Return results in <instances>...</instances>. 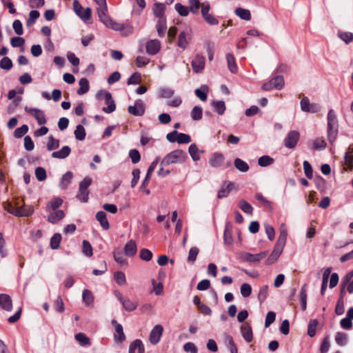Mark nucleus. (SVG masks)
Instances as JSON below:
<instances>
[{
  "instance_id": "37",
  "label": "nucleus",
  "mask_w": 353,
  "mask_h": 353,
  "mask_svg": "<svg viewBox=\"0 0 353 353\" xmlns=\"http://www.w3.org/2000/svg\"><path fill=\"white\" fill-rule=\"evenodd\" d=\"M212 105L215 112L218 113L219 115L223 114L225 110V105L223 101H213L212 102Z\"/></svg>"
},
{
  "instance_id": "24",
  "label": "nucleus",
  "mask_w": 353,
  "mask_h": 353,
  "mask_svg": "<svg viewBox=\"0 0 353 353\" xmlns=\"http://www.w3.org/2000/svg\"><path fill=\"white\" fill-rule=\"evenodd\" d=\"M71 152V149L69 146H63L59 151L53 152L51 154L54 159H63L68 157Z\"/></svg>"
},
{
  "instance_id": "48",
  "label": "nucleus",
  "mask_w": 353,
  "mask_h": 353,
  "mask_svg": "<svg viewBox=\"0 0 353 353\" xmlns=\"http://www.w3.org/2000/svg\"><path fill=\"white\" fill-rule=\"evenodd\" d=\"M40 13L37 10H32L29 13V17L26 21V26L30 27L34 24L36 20L39 17Z\"/></svg>"
},
{
  "instance_id": "19",
  "label": "nucleus",
  "mask_w": 353,
  "mask_h": 353,
  "mask_svg": "<svg viewBox=\"0 0 353 353\" xmlns=\"http://www.w3.org/2000/svg\"><path fill=\"white\" fill-rule=\"evenodd\" d=\"M0 306L4 310L11 311L12 308V303L11 297L8 294H0Z\"/></svg>"
},
{
  "instance_id": "16",
  "label": "nucleus",
  "mask_w": 353,
  "mask_h": 353,
  "mask_svg": "<svg viewBox=\"0 0 353 353\" xmlns=\"http://www.w3.org/2000/svg\"><path fill=\"white\" fill-rule=\"evenodd\" d=\"M161 49V43L157 39L150 40L146 43V52L148 54L154 55Z\"/></svg>"
},
{
  "instance_id": "7",
  "label": "nucleus",
  "mask_w": 353,
  "mask_h": 353,
  "mask_svg": "<svg viewBox=\"0 0 353 353\" xmlns=\"http://www.w3.org/2000/svg\"><path fill=\"white\" fill-rule=\"evenodd\" d=\"M300 138V134L296 130L290 131L284 140V145L290 149L295 148Z\"/></svg>"
},
{
  "instance_id": "40",
  "label": "nucleus",
  "mask_w": 353,
  "mask_h": 353,
  "mask_svg": "<svg viewBox=\"0 0 353 353\" xmlns=\"http://www.w3.org/2000/svg\"><path fill=\"white\" fill-rule=\"evenodd\" d=\"M307 285L305 284L301 290L300 292V303L301 305V308L303 310H306L307 307V290H306Z\"/></svg>"
},
{
  "instance_id": "59",
  "label": "nucleus",
  "mask_w": 353,
  "mask_h": 353,
  "mask_svg": "<svg viewBox=\"0 0 353 353\" xmlns=\"http://www.w3.org/2000/svg\"><path fill=\"white\" fill-rule=\"evenodd\" d=\"M82 244H83V248H82L83 253L87 256H92V254H93L92 248V245L90 243V242L88 241L87 240H83L82 242Z\"/></svg>"
},
{
  "instance_id": "6",
  "label": "nucleus",
  "mask_w": 353,
  "mask_h": 353,
  "mask_svg": "<svg viewBox=\"0 0 353 353\" xmlns=\"http://www.w3.org/2000/svg\"><path fill=\"white\" fill-rule=\"evenodd\" d=\"M26 112L31 114L37 121L39 125H44L47 120L44 112L36 108L26 107Z\"/></svg>"
},
{
  "instance_id": "39",
  "label": "nucleus",
  "mask_w": 353,
  "mask_h": 353,
  "mask_svg": "<svg viewBox=\"0 0 353 353\" xmlns=\"http://www.w3.org/2000/svg\"><path fill=\"white\" fill-rule=\"evenodd\" d=\"M235 14L243 20L250 21L251 19L250 12L247 9L238 8L235 10Z\"/></svg>"
},
{
  "instance_id": "20",
  "label": "nucleus",
  "mask_w": 353,
  "mask_h": 353,
  "mask_svg": "<svg viewBox=\"0 0 353 353\" xmlns=\"http://www.w3.org/2000/svg\"><path fill=\"white\" fill-rule=\"evenodd\" d=\"M241 333L245 341L248 343H250L252 341L253 334L251 326L245 323L241 327Z\"/></svg>"
},
{
  "instance_id": "54",
  "label": "nucleus",
  "mask_w": 353,
  "mask_h": 353,
  "mask_svg": "<svg viewBox=\"0 0 353 353\" xmlns=\"http://www.w3.org/2000/svg\"><path fill=\"white\" fill-rule=\"evenodd\" d=\"M76 340L80 343L81 345L86 346L90 345V341L83 333H78L75 335Z\"/></svg>"
},
{
  "instance_id": "9",
  "label": "nucleus",
  "mask_w": 353,
  "mask_h": 353,
  "mask_svg": "<svg viewBox=\"0 0 353 353\" xmlns=\"http://www.w3.org/2000/svg\"><path fill=\"white\" fill-rule=\"evenodd\" d=\"M163 332L161 325H156L152 329L149 334V341L152 345H157L161 340Z\"/></svg>"
},
{
  "instance_id": "28",
  "label": "nucleus",
  "mask_w": 353,
  "mask_h": 353,
  "mask_svg": "<svg viewBox=\"0 0 353 353\" xmlns=\"http://www.w3.org/2000/svg\"><path fill=\"white\" fill-rule=\"evenodd\" d=\"M288 232L285 224H281L280 227V234L276 244L285 247L287 240Z\"/></svg>"
},
{
  "instance_id": "61",
  "label": "nucleus",
  "mask_w": 353,
  "mask_h": 353,
  "mask_svg": "<svg viewBox=\"0 0 353 353\" xmlns=\"http://www.w3.org/2000/svg\"><path fill=\"white\" fill-rule=\"evenodd\" d=\"M28 131V126L26 124H23L21 127L17 128L14 132V136L15 138H21L23 135H25Z\"/></svg>"
},
{
  "instance_id": "50",
  "label": "nucleus",
  "mask_w": 353,
  "mask_h": 353,
  "mask_svg": "<svg viewBox=\"0 0 353 353\" xmlns=\"http://www.w3.org/2000/svg\"><path fill=\"white\" fill-rule=\"evenodd\" d=\"M203 114V110L199 106H195L191 111L190 116L192 120L199 121L201 119Z\"/></svg>"
},
{
  "instance_id": "15",
  "label": "nucleus",
  "mask_w": 353,
  "mask_h": 353,
  "mask_svg": "<svg viewBox=\"0 0 353 353\" xmlns=\"http://www.w3.org/2000/svg\"><path fill=\"white\" fill-rule=\"evenodd\" d=\"M283 248V246L275 244L273 251L266 260V264L271 265L276 262L281 254Z\"/></svg>"
},
{
  "instance_id": "31",
  "label": "nucleus",
  "mask_w": 353,
  "mask_h": 353,
  "mask_svg": "<svg viewBox=\"0 0 353 353\" xmlns=\"http://www.w3.org/2000/svg\"><path fill=\"white\" fill-rule=\"evenodd\" d=\"M34 212V208L31 205H23L18 208L17 213L15 212L16 216H28Z\"/></svg>"
},
{
  "instance_id": "1",
  "label": "nucleus",
  "mask_w": 353,
  "mask_h": 353,
  "mask_svg": "<svg viewBox=\"0 0 353 353\" xmlns=\"http://www.w3.org/2000/svg\"><path fill=\"white\" fill-rule=\"evenodd\" d=\"M339 123L336 115L333 110H330L327 113V139L331 144H333L337 138Z\"/></svg>"
},
{
  "instance_id": "25",
  "label": "nucleus",
  "mask_w": 353,
  "mask_h": 353,
  "mask_svg": "<svg viewBox=\"0 0 353 353\" xmlns=\"http://www.w3.org/2000/svg\"><path fill=\"white\" fill-rule=\"evenodd\" d=\"M138 349V353H145V347L143 343L140 339H135L129 346V353H135V350Z\"/></svg>"
},
{
  "instance_id": "33",
  "label": "nucleus",
  "mask_w": 353,
  "mask_h": 353,
  "mask_svg": "<svg viewBox=\"0 0 353 353\" xmlns=\"http://www.w3.org/2000/svg\"><path fill=\"white\" fill-rule=\"evenodd\" d=\"M226 60L228 63V68L232 73H236L238 70V68L236 65L235 59L233 54L228 53L226 54Z\"/></svg>"
},
{
  "instance_id": "11",
  "label": "nucleus",
  "mask_w": 353,
  "mask_h": 353,
  "mask_svg": "<svg viewBox=\"0 0 353 353\" xmlns=\"http://www.w3.org/2000/svg\"><path fill=\"white\" fill-rule=\"evenodd\" d=\"M100 21L108 28H112L114 30H121L123 26V24L119 23L113 21L107 13L104 14V16L99 17Z\"/></svg>"
},
{
  "instance_id": "27",
  "label": "nucleus",
  "mask_w": 353,
  "mask_h": 353,
  "mask_svg": "<svg viewBox=\"0 0 353 353\" xmlns=\"http://www.w3.org/2000/svg\"><path fill=\"white\" fill-rule=\"evenodd\" d=\"M97 220L100 223L103 229L107 230L110 228L109 222L107 220L106 214L103 211H99L96 214Z\"/></svg>"
},
{
  "instance_id": "29",
  "label": "nucleus",
  "mask_w": 353,
  "mask_h": 353,
  "mask_svg": "<svg viewBox=\"0 0 353 353\" xmlns=\"http://www.w3.org/2000/svg\"><path fill=\"white\" fill-rule=\"evenodd\" d=\"M63 203V199L60 197H56L50 200L46 206V211H54L57 210Z\"/></svg>"
},
{
  "instance_id": "64",
  "label": "nucleus",
  "mask_w": 353,
  "mask_h": 353,
  "mask_svg": "<svg viewBox=\"0 0 353 353\" xmlns=\"http://www.w3.org/2000/svg\"><path fill=\"white\" fill-rule=\"evenodd\" d=\"M92 10L88 7L83 9L77 15L84 21L89 20L91 18Z\"/></svg>"
},
{
  "instance_id": "23",
  "label": "nucleus",
  "mask_w": 353,
  "mask_h": 353,
  "mask_svg": "<svg viewBox=\"0 0 353 353\" xmlns=\"http://www.w3.org/2000/svg\"><path fill=\"white\" fill-rule=\"evenodd\" d=\"M224 161V156L216 152L209 159V163L212 167L217 168L221 166Z\"/></svg>"
},
{
  "instance_id": "58",
  "label": "nucleus",
  "mask_w": 353,
  "mask_h": 353,
  "mask_svg": "<svg viewBox=\"0 0 353 353\" xmlns=\"http://www.w3.org/2000/svg\"><path fill=\"white\" fill-rule=\"evenodd\" d=\"M35 176L39 181H45L47 177L46 170L42 167L37 168L35 170Z\"/></svg>"
},
{
  "instance_id": "60",
  "label": "nucleus",
  "mask_w": 353,
  "mask_h": 353,
  "mask_svg": "<svg viewBox=\"0 0 353 353\" xmlns=\"http://www.w3.org/2000/svg\"><path fill=\"white\" fill-rule=\"evenodd\" d=\"M139 256L143 261H150L152 258V253L148 249L143 248L140 250Z\"/></svg>"
},
{
  "instance_id": "51",
  "label": "nucleus",
  "mask_w": 353,
  "mask_h": 353,
  "mask_svg": "<svg viewBox=\"0 0 353 353\" xmlns=\"http://www.w3.org/2000/svg\"><path fill=\"white\" fill-rule=\"evenodd\" d=\"M339 37L343 40L346 44H349L353 41V33L350 32H338Z\"/></svg>"
},
{
  "instance_id": "5",
  "label": "nucleus",
  "mask_w": 353,
  "mask_h": 353,
  "mask_svg": "<svg viewBox=\"0 0 353 353\" xmlns=\"http://www.w3.org/2000/svg\"><path fill=\"white\" fill-rule=\"evenodd\" d=\"M114 294L115 296L119 299V301L121 303L123 307L125 310L128 312H132L137 308V301H132L127 298H124L122 296L121 293L117 290L114 291Z\"/></svg>"
},
{
  "instance_id": "45",
  "label": "nucleus",
  "mask_w": 353,
  "mask_h": 353,
  "mask_svg": "<svg viewBox=\"0 0 353 353\" xmlns=\"http://www.w3.org/2000/svg\"><path fill=\"white\" fill-rule=\"evenodd\" d=\"M166 28L167 26L165 19H159V21L157 24V30L158 32V35L160 37H163L164 36Z\"/></svg>"
},
{
  "instance_id": "42",
  "label": "nucleus",
  "mask_w": 353,
  "mask_h": 353,
  "mask_svg": "<svg viewBox=\"0 0 353 353\" xmlns=\"http://www.w3.org/2000/svg\"><path fill=\"white\" fill-rule=\"evenodd\" d=\"M234 163L235 168L241 172H245L249 170L248 164L241 159L236 158Z\"/></svg>"
},
{
  "instance_id": "49",
  "label": "nucleus",
  "mask_w": 353,
  "mask_h": 353,
  "mask_svg": "<svg viewBox=\"0 0 353 353\" xmlns=\"http://www.w3.org/2000/svg\"><path fill=\"white\" fill-rule=\"evenodd\" d=\"M335 341L340 346H344L347 342V335L343 332H337L335 336Z\"/></svg>"
},
{
  "instance_id": "32",
  "label": "nucleus",
  "mask_w": 353,
  "mask_h": 353,
  "mask_svg": "<svg viewBox=\"0 0 353 353\" xmlns=\"http://www.w3.org/2000/svg\"><path fill=\"white\" fill-rule=\"evenodd\" d=\"M345 165L347 166V169L352 170L353 169V149L350 147L348 148L346 151L345 156Z\"/></svg>"
},
{
  "instance_id": "52",
  "label": "nucleus",
  "mask_w": 353,
  "mask_h": 353,
  "mask_svg": "<svg viewBox=\"0 0 353 353\" xmlns=\"http://www.w3.org/2000/svg\"><path fill=\"white\" fill-rule=\"evenodd\" d=\"M188 152L193 161H196L200 159L199 150L196 144H191L189 147Z\"/></svg>"
},
{
  "instance_id": "13",
  "label": "nucleus",
  "mask_w": 353,
  "mask_h": 353,
  "mask_svg": "<svg viewBox=\"0 0 353 353\" xmlns=\"http://www.w3.org/2000/svg\"><path fill=\"white\" fill-rule=\"evenodd\" d=\"M267 254L268 252L265 251L255 254L249 252H244L242 254L241 258L245 261L253 263L261 261V259H264Z\"/></svg>"
},
{
  "instance_id": "56",
  "label": "nucleus",
  "mask_w": 353,
  "mask_h": 353,
  "mask_svg": "<svg viewBox=\"0 0 353 353\" xmlns=\"http://www.w3.org/2000/svg\"><path fill=\"white\" fill-rule=\"evenodd\" d=\"M61 241V236L59 233L54 234L50 239V246L52 249L55 250L59 247Z\"/></svg>"
},
{
  "instance_id": "26",
  "label": "nucleus",
  "mask_w": 353,
  "mask_h": 353,
  "mask_svg": "<svg viewBox=\"0 0 353 353\" xmlns=\"http://www.w3.org/2000/svg\"><path fill=\"white\" fill-rule=\"evenodd\" d=\"M72 178H73V174L72 172L68 171L67 172H65L62 176L61 181L59 183L60 188L62 190L66 189L70 184Z\"/></svg>"
},
{
  "instance_id": "22",
  "label": "nucleus",
  "mask_w": 353,
  "mask_h": 353,
  "mask_svg": "<svg viewBox=\"0 0 353 353\" xmlns=\"http://www.w3.org/2000/svg\"><path fill=\"white\" fill-rule=\"evenodd\" d=\"M234 187V184L233 182H225L221 188L218 192V199L226 197Z\"/></svg>"
},
{
  "instance_id": "44",
  "label": "nucleus",
  "mask_w": 353,
  "mask_h": 353,
  "mask_svg": "<svg viewBox=\"0 0 353 353\" xmlns=\"http://www.w3.org/2000/svg\"><path fill=\"white\" fill-rule=\"evenodd\" d=\"M274 160L273 158L268 155H263L259 158L258 164L261 167H266L272 165L274 163Z\"/></svg>"
},
{
  "instance_id": "35",
  "label": "nucleus",
  "mask_w": 353,
  "mask_h": 353,
  "mask_svg": "<svg viewBox=\"0 0 353 353\" xmlns=\"http://www.w3.org/2000/svg\"><path fill=\"white\" fill-rule=\"evenodd\" d=\"M82 299L86 305H92L94 302V296L92 292L88 289H84L82 294Z\"/></svg>"
},
{
  "instance_id": "47",
  "label": "nucleus",
  "mask_w": 353,
  "mask_h": 353,
  "mask_svg": "<svg viewBox=\"0 0 353 353\" xmlns=\"http://www.w3.org/2000/svg\"><path fill=\"white\" fill-rule=\"evenodd\" d=\"M47 149L48 151H52L57 149L59 147V141L54 139L52 135L48 137L47 142Z\"/></svg>"
},
{
  "instance_id": "63",
  "label": "nucleus",
  "mask_w": 353,
  "mask_h": 353,
  "mask_svg": "<svg viewBox=\"0 0 353 353\" xmlns=\"http://www.w3.org/2000/svg\"><path fill=\"white\" fill-rule=\"evenodd\" d=\"M174 93V90L170 88H161L159 89V95L162 98H170Z\"/></svg>"
},
{
  "instance_id": "12",
  "label": "nucleus",
  "mask_w": 353,
  "mask_h": 353,
  "mask_svg": "<svg viewBox=\"0 0 353 353\" xmlns=\"http://www.w3.org/2000/svg\"><path fill=\"white\" fill-rule=\"evenodd\" d=\"M128 112L134 116H142L145 112V105L141 100H137L133 105L128 107Z\"/></svg>"
},
{
  "instance_id": "34",
  "label": "nucleus",
  "mask_w": 353,
  "mask_h": 353,
  "mask_svg": "<svg viewBox=\"0 0 353 353\" xmlns=\"http://www.w3.org/2000/svg\"><path fill=\"white\" fill-rule=\"evenodd\" d=\"M79 88L77 90V94L83 95L89 90V82L87 79L81 78L79 81Z\"/></svg>"
},
{
  "instance_id": "8",
  "label": "nucleus",
  "mask_w": 353,
  "mask_h": 353,
  "mask_svg": "<svg viewBox=\"0 0 353 353\" xmlns=\"http://www.w3.org/2000/svg\"><path fill=\"white\" fill-rule=\"evenodd\" d=\"M301 109L305 112L316 113L321 110V107L316 103H310L307 97H304L300 103Z\"/></svg>"
},
{
  "instance_id": "3",
  "label": "nucleus",
  "mask_w": 353,
  "mask_h": 353,
  "mask_svg": "<svg viewBox=\"0 0 353 353\" xmlns=\"http://www.w3.org/2000/svg\"><path fill=\"white\" fill-rule=\"evenodd\" d=\"M92 183V179L89 176H85L79 184V192L77 194V198L82 202H87L88 200L89 191L88 187Z\"/></svg>"
},
{
  "instance_id": "53",
  "label": "nucleus",
  "mask_w": 353,
  "mask_h": 353,
  "mask_svg": "<svg viewBox=\"0 0 353 353\" xmlns=\"http://www.w3.org/2000/svg\"><path fill=\"white\" fill-rule=\"evenodd\" d=\"M318 325V321L316 319L311 320L307 325V334L310 337H314L316 334V328Z\"/></svg>"
},
{
  "instance_id": "46",
  "label": "nucleus",
  "mask_w": 353,
  "mask_h": 353,
  "mask_svg": "<svg viewBox=\"0 0 353 353\" xmlns=\"http://www.w3.org/2000/svg\"><path fill=\"white\" fill-rule=\"evenodd\" d=\"M239 207L246 214H252L253 212V208L252 205L244 199H242L239 202Z\"/></svg>"
},
{
  "instance_id": "14",
  "label": "nucleus",
  "mask_w": 353,
  "mask_h": 353,
  "mask_svg": "<svg viewBox=\"0 0 353 353\" xmlns=\"http://www.w3.org/2000/svg\"><path fill=\"white\" fill-rule=\"evenodd\" d=\"M104 99L107 107L103 108L102 110L105 113H111L115 110L116 105L112 99V94L108 92H104Z\"/></svg>"
},
{
  "instance_id": "43",
  "label": "nucleus",
  "mask_w": 353,
  "mask_h": 353,
  "mask_svg": "<svg viewBox=\"0 0 353 353\" xmlns=\"http://www.w3.org/2000/svg\"><path fill=\"white\" fill-rule=\"evenodd\" d=\"M74 134L75 138L79 141L84 140L86 135L84 127L80 124L77 125Z\"/></svg>"
},
{
  "instance_id": "21",
  "label": "nucleus",
  "mask_w": 353,
  "mask_h": 353,
  "mask_svg": "<svg viewBox=\"0 0 353 353\" xmlns=\"http://www.w3.org/2000/svg\"><path fill=\"white\" fill-rule=\"evenodd\" d=\"M137 252V246L135 241L130 240L124 247V253L127 256L132 257Z\"/></svg>"
},
{
  "instance_id": "17",
  "label": "nucleus",
  "mask_w": 353,
  "mask_h": 353,
  "mask_svg": "<svg viewBox=\"0 0 353 353\" xmlns=\"http://www.w3.org/2000/svg\"><path fill=\"white\" fill-rule=\"evenodd\" d=\"M112 324L114 325L115 333L114 334V339L115 341L122 343L125 339L123 326L120 323H118L116 320H112Z\"/></svg>"
},
{
  "instance_id": "18",
  "label": "nucleus",
  "mask_w": 353,
  "mask_h": 353,
  "mask_svg": "<svg viewBox=\"0 0 353 353\" xmlns=\"http://www.w3.org/2000/svg\"><path fill=\"white\" fill-rule=\"evenodd\" d=\"M47 212L49 213L48 221L52 224L57 223L65 216V213L61 210H56L54 211L52 210Z\"/></svg>"
},
{
  "instance_id": "36",
  "label": "nucleus",
  "mask_w": 353,
  "mask_h": 353,
  "mask_svg": "<svg viewBox=\"0 0 353 353\" xmlns=\"http://www.w3.org/2000/svg\"><path fill=\"white\" fill-rule=\"evenodd\" d=\"M188 34L185 31L180 32L179 34L177 45L183 50L188 46Z\"/></svg>"
},
{
  "instance_id": "41",
  "label": "nucleus",
  "mask_w": 353,
  "mask_h": 353,
  "mask_svg": "<svg viewBox=\"0 0 353 353\" xmlns=\"http://www.w3.org/2000/svg\"><path fill=\"white\" fill-rule=\"evenodd\" d=\"M326 146L327 143L323 138H316L313 141L312 149L314 150H323Z\"/></svg>"
},
{
  "instance_id": "30",
  "label": "nucleus",
  "mask_w": 353,
  "mask_h": 353,
  "mask_svg": "<svg viewBox=\"0 0 353 353\" xmlns=\"http://www.w3.org/2000/svg\"><path fill=\"white\" fill-rule=\"evenodd\" d=\"M165 10V4L161 3H155L154 4L153 12H154V15L159 18V19H165L163 16Z\"/></svg>"
},
{
  "instance_id": "10",
  "label": "nucleus",
  "mask_w": 353,
  "mask_h": 353,
  "mask_svg": "<svg viewBox=\"0 0 353 353\" xmlns=\"http://www.w3.org/2000/svg\"><path fill=\"white\" fill-rule=\"evenodd\" d=\"M205 57L197 54L191 62L192 70L195 73L201 72L205 68Z\"/></svg>"
},
{
  "instance_id": "55",
  "label": "nucleus",
  "mask_w": 353,
  "mask_h": 353,
  "mask_svg": "<svg viewBox=\"0 0 353 353\" xmlns=\"http://www.w3.org/2000/svg\"><path fill=\"white\" fill-rule=\"evenodd\" d=\"M199 250L196 247H192L189 250L188 256L187 259L188 262L194 263L196 259Z\"/></svg>"
},
{
  "instance_id": "4",
  "label": "nucleus",
  "mask_w": 353,
  "mask_h": 353,
  "mask_svg": "<svg viewBox=\"0 0 353 353\" xmlns=\"http://www.w3.org/2000/svg\"><path fill=\"white\" fill-rule=\"evenodd\" d=\"M284 85L283 77L281 75L276 76L269 81L262 85V89L265 91H269L274 88L281 90Z\"/></svg>"
},
{
  "instance_id": "38",
  "label": "nucleus",
  "mask_w": 353,
  "mask_h": 353,
  "mask_svg": "<svg viewBox=\"0 0 353 353\" xmlns=\"http://www.w3.org/2000/svg\"><path fill=\"white\" fill-rule=\"evenodd\" d=\"M208 88L206 85H203L200 88L195 90L196 96L202 101L207 100Z\"/></svg>"
},
{
  "instance_id": "57",
  "label": "nucleus",
  "mask_w": 353,
  "mask_h": 353,
  "mask_svg": "<svg viewBox=\"0 0 353 353\" xmlns=\"http://www.w3.org/2000/svg\"><path fill=\"white\" fill-rule=\"evenodd\" d=\"M12 60L9 57H4L0 61V68L1 69L9 70L12 68Z\"/></svg>"
},
{
  "instance_id": "2",
  "label": "nucleus",
  "mask_w": 353,
  "mask_h": 353,
  "mask_svg": "<svg viewBox=\"0 0 353 353\" xmlns=\"http://www.w3.org/2000/svg\"><path fill=\"white\" fill-rule=\"evenodd\" d=\"M187 158L186 153L181 150H176L168 153L161 161V166H168L173 163H182Z\"/></svg>"
},
{
  "instance_id": "62",
  "label": "nucleus",
  "mask_w": 353,
  "mask_h": 353,
  "mask_svg": "<svg viewBox=\"0 0 353 353\" xmlns=\"http://www.w3.org/2000/svg\"><path fill=\"white\" fill-rule=\"evenodd\" d=\"M113 256H114V260L120 263V264H122V265H125L127 264V261L126 259L123 257V254L121 252V250H115L114 251V253H113Z\"/></svg>"
}]
</instances>
